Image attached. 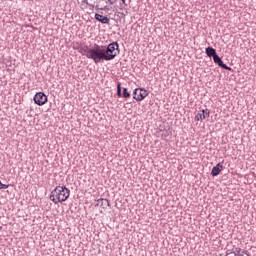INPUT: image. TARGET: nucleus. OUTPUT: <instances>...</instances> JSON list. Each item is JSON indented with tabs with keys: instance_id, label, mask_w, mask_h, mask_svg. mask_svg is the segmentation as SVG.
<instances>
[{
	"instance_id": "nucleus-1",
	"label": "nucleus",
	"mask_w": 256,
	"mask_h": 256,
	"mask_svg": "<svg viewBox=\"0 0 256 256\" xmlns=\"http://www.w3.org/2000/svg\"><path fill=\"white\" fill-rule=\"evenodd\" d=\"M119 55V44L113 42L108 46L95 44L93 48L86 51V57L92 59L94 63H103V61H113Z\"/></svg>"
},
{
	"instance_id": "nucleus-2",
	"label": "nucleus",
	"mask_w": 256,
	"mask_h": 256,
	"mask_svg": "<svg viewBox=\"0 0 256 256\" xmlns=\"http://www.w3.org/2000/svg\"><path fill=\"white\" fill-rule=\"evenodd\" d=\"M71 195V190H69L65 186H57L54 190H52L50 194V201L52 203H64V201H67L69 199V196Z\"/></svg>"
},
{
	"instance_id": "nucleus-3",
	"label": "nucleus",
	"mask_w": 256,
	"mask_h": 256,
	"mask_svg": "<svg viewBox=\"0 0 256 256\" xmlns=\"http://www.w3.org/2000/svg\"><path fill=\"white\" fill-rule=\"evenodd\" d=\"M47 101H49V99L47 98V95H45V93L43 92H37L34 95V103L36 105H39V107H42V105H45Z\"/></svg>"
},
{
	"instance_id": "nucleus-4",
	"label": "nucleus",
	"mask_w": 256,
	"mask_h": 256,
	"mask_svg": "<svg viewBox=\"0 0 256 256\" xmlns=\"http://www.w3.org/2000/svg\"><path fill=\"white\" fill-rule=\"evenodd\" d=\"M149 93H147V90L143 88H136L133 92V99L136 101H143L145 97H147Z\"/></svg>"
},
{
	"instance_id": "nucleus-5",
	"label": "nucleus",
	"mask_w": 256,
	"mask_h": 256,
	"mask_svg": "<svg viewBox=\"0 0 256 256\" xmlns=\"http://www.w3.org/2000/svg\"><path fill=\"white\" fill-rule=\"evenodd\" d=\"M96 207L100 208V213H105L108 207H111V203L104 198H100L97 200Z\"/></svg>"
},
{
	"instance_id": "nucleus-6",
	"label": "nucleus",
	"mask_w": 256,
	"mask_h": 256,
	"mask_svg": "<svg viewBox=\"0 0 256 256\" xmlns=\"http://www.w3.org/2000/svg\"><path fill=\"white\" fill-rule=\"evenodd\" d=\"M209 109L206 110H201L196 116H195V121H204V119H208L209 117Z\"/></svg>"
},
{
	"instance_id": "nucleus-7",
	"label": "nucleus",
	"mask_w": 256,
	"mask_h": 256,
	"mask_svg": "<svg viewBox=\"0 0 256 256\" xmlns=\"http://www.w3.org/2000/svg\"><path fill=\"white\" fill-rule=\"evenodd\" d=\"M213 61H214V63H216V65H218L219 67H222V69H226L227 71H231V68L229 66H227V64L223 63V60H221L219 55L216 54L213 57Z\"/></svg>"
},
{
	"instance_id": "nucleus-8",
	"label": "nucleus",
	"mask_w": 256,
	"mask_h": 256,
	"mask_svg": "<svg viewBox=\"0 0 256 256\" xmlns=\"http://www.w3.org/2000/svg\"><path fill=\"white\" fill-rule=\"evenodd\" d=\"M221 171H223V162L218 163L216 166L212 168L211 176L217 177V175H219Z\"/></svg>"
},
{
	"instance_id": "nucleus-9",
	"label": "nucleus",
	"mask_w": 256,
	"mask_h": 256,
	"mask_svg": "<svg viewBox=\"0 0 256 256\" xmlns=\"http://www.w3.org/2000/svg\"><path fill=\"white\" fill-rule=\"evenodd\" d=\"M96 21H100V23H103L104 25H109V18L106 16H103L101 14H95Z\"/></svg>"
},
{
	"instance_id": "nucleus-10",
	"label": "nucleus",
	"mask_w": 256,
	"mask_h": 256,
	"mask_svg": "<svg viewBox=\"0 0 256 256\" xmlns=\"http://www.w3.org/2000/svg\"><path fill=\"white\" fill-rule=\"evenodd\" d=\"M234 256H249V253H247L246 250H243L241 248H235L233 251Z\"/></svg>"
},
{
	"instance_id": "nucleus-11",
	"label": "nucleus",
	"mask_w": 256,
	"mask_h": 256,
	"mask_svg": "<svg viewBox=\"0 0 256 256\" xmlns=\"http://www.w3.org/2000/svg\"><path fill=\"white\" fill-rule=\"evenodd\" d=\"M206 55H208V57H214L217 55V52L215 51V48L208 47L206 48Z\"/></svg>"
},
{
	"instance_id": "nucleus-12",
	"label": "nucleus",
	"mask_w": 256,
	"mask_h": 256,
	"mask_svg": "<svg viewBox=\"0 0 256 256\" xmlns=\"http://www.w3.org/2000/svg\"><path fill=\"white\" fill-rule=\"evenodd\" d=\"M123 97H125V99H129V97H131V94L127 91V88L123 89Z\"/></svg>"
},
{
	"instance_id": "nucleus-13",
	"label": "nucleus",
	"mask_w": 256,
	"mask_h": 256,
	"mask_svg": "<svg viewBox=\"0 0 256 256\" xmlns=\"http://www.w3.org/2000/svg\"><path fill=\"white\" fill-rule=\"evenodd\" d=\"M117 95L118 97H121V83H118L117 85Z\"/></svg>"
},
{
	"instance_id": "nucleus-14",
	"label": "nucleus",
	"mask_w": 256,
	"mask_h": 256,
	"mask_svg": "<svg viewBox=\"0 0 256 256\" xmlns=\"http://www.w3.org/2000/svg\"><path fill=\"white\" fill-rule=\"evenodd\" d=\"M0 189H9V185L3 184L0 180Z\"/></svg>"
},
{
	"instance_id": "nucleus-15",
	"label": "nucleus",
	"mask_w": 256,
	"mask_h": 256,
	"mask_svg": "<svg viewBox=\"0 0 256 256\" xmlns=\"http://www.w3.org/2000/svg\"><path fill=\"white\" fill-rule=\"evenodd\" d=\"M108 3H109V5H113V4L115 3V1H113V0H108Z\"/></svg>"
},
{
	"instance_id": "nucleus-16",
	"label": "nucleus",
	"mask_w": 256,
	"mask_h": 256,
	"mask_svg": "<svg viewBox=\"0 0 256 256\" xmlns=\"http://www.w3.org/2000/svg\"><path fill=\"white\" fill-rule=\"evenodd\" d=\"M122 3H125V0H122Z\"/></svg>"
}]
</instances>
